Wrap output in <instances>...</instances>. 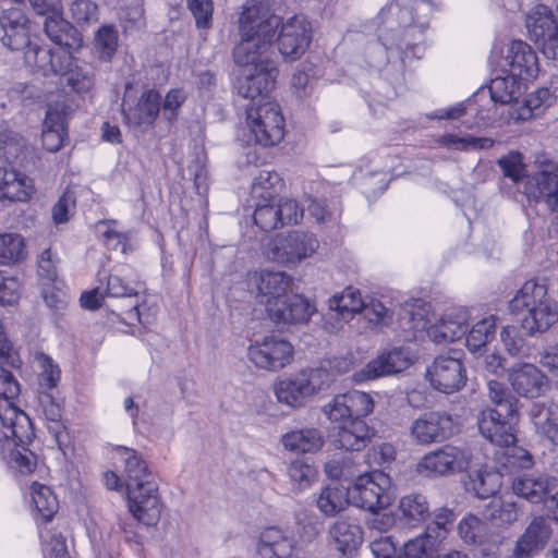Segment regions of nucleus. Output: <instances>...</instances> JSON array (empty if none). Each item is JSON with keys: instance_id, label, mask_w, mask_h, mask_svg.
I'll list each match as a JSON object with an SVG mask.
<instances>
[{"instance_id": "obj_31", "label": "nucleus", "mask_w": 558, "mask_h": 558, "mask_svg": "<svg viewBox=\"0 0 558 558\" xmlns=\"http://www.w3.org/2000/svg\"><path fill=\"white\" fill-rule=\"evenodd\" d=\"M531 420L537 434L558 446V402L534 403Z\"/></svg>"}, {"instance_id": "obj_48", "label": "nucleus", "mask_w": 558, "mask_h": 558, "mask_svg": "<svg viewBox=\"0 0 558 558\" xmlns=\"http://www.w3.org/2000/svg\"><path fill=\"white\" fill-rule=\"evenodd\" d=\"M500 488V475L490 472H477L470 476L466 489L480 499L493 497Z\"/></svg>"}, {"instance_id": "obj_45", "label": "nucleus", "mask_w": 558, "mask_h": 558, "mask_svg": "<svg viewBox=\"0 0 558 558\" xmlns=\"http://www.w3.org/2000/svg\"><path fill=\"white\" fill-rule=\"evenodd\" d=\"M93 45L99 60L111 61L119 47L117 28L110 24L100 26L95 33Z\"/></svg>"}, {"instance_id": "obj_38", "label": "nucleus", "mask_w": 558, "mask_h": 558, "mask_svg": "<svg viewBox=\"0 0 558 558\" xmlns=\"http://www.w3.org/2000/svg\"><path fill=\"white\" fill-rule=\"evenodd\" d=\"M292 490L302 493L310 488L318 477V471L314 462L306 458L292 459L287 468Z\"/></svg>"}, {"instance_id": "obj_53", "label": "nucleus", "mask_w": 558, "mask_h": 558, "mask_svg": "<svg viewBox=\"0 0 558 558\" xmlns=\"http://www.w3.org/2000/svg\"><path fill=\"white\" fill-rule=\"evenodd\" d=\"M32 499L41 517L49 521L58 510V500L51 489L40 483H33Z\"/></svg>"}, {"instance_id": "obj_52", "label": "nucleus", "mask_w": 558, "mask_h": 558, "mask_svg": "<svg viewBox=\"0 0 558 558\" xmlns=\"http://www.w3.org/2000/svg\"><path fill=\"white\" fill-rule=\"evenodd\" d=\"M454 520L456 514L451 509L447 507L436 509L433 522L425 529L426 535L441 545L447 538Z\"/></svg>"}, {"instance_id": "obj_39", "label": "nucleus", "mask_w": 558, "mask_h": 558, "mask_svg": "<svg viewBox=\"0 0 558 558\" xmlns=\"http://www.w3.org/2000/svg\"><path fill=\"white\" fill-rule=\"evenodd\" d=\"M329 311L342 320L348 322L352 315L360 313L364 307L361 293L352 287L345 288L341 293L335 294L328 301Z\"/></svg>"}, {"instance_id": "obj_59", "label": "nucleus", "mask_w": 558, "mask_h": 558, "mask_svg": "<svg viewBox=\"0 0 558 558\" xmlns=\"http://www.w3.org/2000/svg\"><path fill=\"white\" fill-rule=\"evenodd\" d=\"M504 175L513 182H519L525 177V166L522 155L519 151H510L508 155L498 159Z\"/></svg>"}, {"instance_id": "obj_58", "label": "nucleus", "mask_w": 558, "mask_h": 558, "mask_svg": "<svg viewBox=\"0 0 558 558\" xmlns=\"http://www.w3.org/2000/svg\"><path fill=\"white\" fill-rule=\"evenodd\" d=\"M107 229L104 231V243L110 251L120 252L126 254L130 250V235L128 232H121L117 229V222L113 220L104 222Z\"/></svg>"}, {"instance_id": "obj_14", "label": "nucleus", "mask_w": 558, "mask_h": 558, "mask_svg": "<svg viewBox=\"0 0 558 558\" xmlns=\"http://www.w3.org/2000/svg\"><path fill=\"white\" fill-rule=\"evenodd\" d=\"M278 49L284 61L292 62L300 59L312 40V26L304 15L289 17L281 25L277 37Z\"/></svg>"}, {"instance_id": "obj_2", "label": "nucleus", "mask_w": 558, "mask_h": 558, "mask_svg": "<svg viewBox=\"0 0 558 558\" xmlns=\"http://www.w3.org/2000/svg\"><path fill=\"white\" fill-rule=\"evenodd\" d=\"M114 458L123 465L130 512L138 522L156 525L161 517L162 502L146 461L135 449L124 446L114 447Z\"/></svg>"}, {"instance_id": "obj_23", "label": "nucleus", "mask_w": 558, "mask_h": 558, "mask_svg": "<svg viewBox=\"0 0 558 558\" xmlns=\"http://www.w3.org/2000/svg\"><path fill=\"white\" fill-rule=\"evenodd\" d=\"M410 364V359L403 348L384 350L376 359L369 361L354 374L355 380H372L381 376L402 372Z\"/></svg>"}, {"instance_id": "obj_61", "label": "nucleus", "mask_w": 558, "mask_h": 558, "mask_svg": "<svg viewBox=\"0 0 558 558\" xmlns=\"http://www.w3.org/2000/svg\"><path fill=\"white\" fill-rule=\"evenodd\" d=\"M72 19L77 24H87L98 19V7L90 0H75L71 4Z\"/></svg>"}, {"instance_id": "obj_18", "label": "nucleus", "mask_w": 558, "mask_h": 558, "mask_svg": "<svg viewBox=\"0 0 558 558\" xmlns=\"http://www.w3.org/2000/svg\"><path fill=\"white\" fill-rule=\"evenodd\" d=\"M453 429L454 422L450 414L432 411L412 422L411 436L421 445H430L449 438L453 434Z\"/></svg>"}, {"instance_id": "obj_41", "label": "nucleus", "mask_w": 558, "mask_h": 558, "mask_svg": "<svg viewBox=\"0 0 558 558\" xmlns=\"http://www.w3.org/2000/svg\"><path fill=\"white\" fill-rule=\"evenodd\" d=\"M550 99L551 94L548 88H538L529 94L525 99L519 101L518 107L515 106L509 111V119L514 122L526 121L534 116L536 110L547 105Z\"/></svg>"}, {"instance_id": "obj_44", "label": "nucleus", "mask_w": 558, "mask_h": 558, "mask_svg": "<svg viewBox=\"0 0 558 558\" xmlns=\"http://www.w3.org/2000/svg\"><path fill=\"white\" fill-rule=\"evenodd\" d=\"M24 238L14 232L0 234V265H11L26 258Z\"/></svg>"}, {"instance_id": "obj_54", "label": "nucleus", "mask_w": 558, "mask_h": 558, "mask_svg": "<svg viewBox=\"0 0 558 558\" xmlns=\"http://www.w3.org/2000/svg\"><path fill=\"white\" fill-rule=\"evenodd\" d=\"M441 545L429 538L424 531L418 536L409 539L403 545L404 558H430Z\"/></svg>"}, {"instance_id": "obj_63", "label": "nucleus", "mask_w": 558, "mask_h": 558, "mask_svg": "<svg viewBox=\"0 0 558 558\" xmlns=\"http://www.w3.org/2000/svg\"><path fill=\"white\" fill-rule=\"evenodd\" d=\"M187 8L195 19L198 28H208L211 25L213 2L211 0H186Z\"/></svg>"}, {"instance_id": "obj_30", "label": "nucleus", "mask_w": 558, "mask_h": 558, "mask_svg": "<svg viewBox=\"0 0 558 558\" xmlns=\"http://www.w3.org/2000/svg\"><path fill=\"white\" fill-rule=\"evenodd\" d=\"M336 549L342 555H352L363 543L362 527L349 519H338L328 530Z\"/></svg>"}, {"instance_id": "obj_10", "label": "nucleus", "mask_w": 558, "mask_h": 558, "mask_svg": "<svg viewBox=\"0 0 558 558\" xmlns=\"http://www.w3.org/2000/svg\"><path fill=\"white\" fill-rule=\"evenodd\" d=\"M246 122L255 143L262 146H275L284 136V118L275 102L247 106Z\"/></svg>"}, {"instance_id": "obj_24", "label": "nucleus", "mask_w": 558, "mask_h": 558, "mask_svg": "<svg viewBox=\"0 0 558 558\" xmlns=\"http://www.w3.org/2000/svg\"><path fill=\"white\" fill-rule=\"evenodd\" d=\"M22 442L8 428L0 430V456L13 470L29 474L36 468V457L26 446L33 440Z\"/></svg>"}, {"instance_id": "obj_35", "label": "nucleus", "mask_w": 558, "mask_h": 558, "mask_svg": "<svg viewBox=\"0 0 558 558\" xmlns=\"http://www.w3.org/2000/svg\"><path fill=\"white\" fill-rule=\"evenodd\" d=\"M397 512L399 519L411 527L418 526L430 515L427 498L420 493H410L402 496Z\"/></svg>"}, {"instance_id": "obj_43", "label": "nucleus", "mask_w": 558, "mask_h": 558, "mask_svg": "<svg viewBox=\"0 0 558 558\" xmlns=\"http://www.w3.org/2000/svg\"><path fill=\"white\" fill-rule=\"evenodd\" d=\"M497 325L496 317L490 315L478 320L465 333V345L471 352L480 351L494 339Z\"/></svg>"}, {"instance_id": "obj_26", "label": "nucleus", "mask_w": 558, "mask_h": 558, "mask_svg": "<svg viewBox=\"0 0 558 558\" xmlns=\"http://www.w3.org/2000/svg\"><path fill=\"white\" fill-rule=\"evenodd\" d=\"M280 444L295 454L316 453L324 447L325 436L316 427L294 428L281 435Z\"/></svg>"}, {"instance_id": "obj_3", "label": "nucleus", "mask_w": 558, "mask_h": 558, "mask_svg": "<svg viewBox=\"0 0 558 558\" xmlns=\"http://www.w3.org/2000/svg\"><path fill=\"white\" fill-rule=\"evenodd\" d=\"M251 286L256 290V300L276 324H303L315 312L302 295L289 293L292 278L284 271L263 269L253 275Z\"/></svg>"}, {"instance_id": "obj_20", "label": "nucleus", "mask_w": 558, "mask_h": 558, "mask_svg": "<svg viewBox=\"0 0 558 558\" xmlns=\"http://www.w3.org/2000/svg\"><path fill=\"white\" fill-rule=\"evenodd\" d=\"M506 413L494 408H484L476 415V424L480 434L490 444L499 447L514 445V428Z\"/></svg>"}, {"instance_id": "obj_36", "label": "nucleus", "mask_w": 558, "mask_h": 558, "mask_svg": "<svg viewBox=\"0 0 558 558\" xmlns=\"http://www.w3.org/2000/svg\"><path fill=\"white\" fill-rule=\"evenodd\" d=\"M520 507L512 499L494 498L482 510L483 518L497 526L508 527L519 520Z\"/></svg>"}, {"instance_id": "obj_32", "label": "nucleus", "mask_w": 558, "mask_h": 558, "mask_svg": "<svg viewBox=\"0 0 558 558\" xmlns=\"http://www.w3.org/2000/svg\"><path fill=\"white\" fill-rule=\"evenodd\" d=\"M160 111V95L157 90L144 92L136 106L124 111L129 124L147 129L151 126Z\"/></svg>"}, {"instance_id": "obj_37", "label": "nucleus", "mask_w": 558, "mask_h": 558, "mask_svg": "<svg viewBox=\"0 0 558 558\" xmlns=\"http://www.w3.org/2000/svg\"><path fill=\"white\" fill-rule=\"evenodd\" d=\"M522 82L510 74L496 76L488 86L490 99L495 104L508 105L509 110L518 107Z\"/></svg>"}, {"instance_id": "obj_50", "label": "nucleus", "mask_w": 558, "mask_h": 558, "mask_svg": "<svg viewBox=\"0 0 558 558\" xmlns=\"http://www.w3.org/2000/svg\"><path fill=\"white\" fill-rule=\"evenodd\" d=\"M64 81L78 94L89 93L94 87V72L87 64H83L76 59L73 66L65 72Z\"/></svg>"}, {"instance_id": "obj_42", "label": "nucleus", "mask_w": 558, "mask_h": 558, "mask_svg": "<svg viewBox=\"0 0 558 558\" xmlns=\"http://www.w3.org/2000/svg\"><path fill=\"white\" fill-rule=\"evenodd\" d=\"M44 29L48 38L60 47L70 48L75 40L76 29L62 17V13L46 17Z\"/></svg>"}, {"instance_id": "obj_51", "label": "nucleus", "mask_w": 558, "mask_h": 558, "mask_svg": "<svg viewBox=\"0 0 558 558\" xmlns=\"http://www.w3.org/2000/svg\"><path fill=\"white\" fill-rule=\"evenodd\" d=\"M437 143L447 148L457 150H480L493 147L494 140L489 137L463 136L459 137L453 134H444L437 138Z\"/></svg>"}, {"instance_id": "obj_6", "label": "nucleus", "mask_w": 558, "mask_h": 558, "mask_svg": "<svg viewBox=\"0 0 558 558\" xmlns=\"http://www.w3.org/2000/svg\"><path fill=\"white\" fill-rule=\"evenodd\" d=\"M329 383L330 374L327 369L306 368L279 379L274 385V392L279 403L300 408L314 395L324 390Z\"/></svg>"}, {"instance_id": "obj_9", "label": "nucleus", "mask_w": 558, "mask_h": 558, "mask_svg": "<svg viewBox=\"0 0 558 558\" xmlns=\"http://www.w3.org/2000/svg\"><path fill=\"white\" fill-rule=\"evenodd\" d=\"M351 504L376 513L393 501L390 477L381 471L360 474L349 487Z\"/></svg>"}, {"instance_id": "obj_5", "label": "nucleus", "mask_w": 558, "mask_h": 558, "mask_svg": "<svg viewBox=\"0 0 558 558\" xmlns=\"http://www.w3.org/2000/svg\"><path fill=\"white\" fill-rule=\"evenodd\" d=\"M512 314H523L521 327L530 336L548 330L558 322V303L550 298L543 279H530L509 301Z\"/></svg>"}, {"instance_id": "obj_62", "label": "nucleus", "mask_w": 558, "mask_h": 558, "mask_svg": "<svg viewBox=\"0 0 558 558\" xmlns=\"http://www.w3.org/2000/svg\"><path fill=\"white\" fill-rule=\"evenodd\" d=\"M277 203L280 227L284 225H296L303 217L304 210L300 208L294 199L280 198Z\"/></svg>"}, {"instance_id": "obj_33", "label": "nucleus", "mask_w": 558, "mask_h": 558, "mask_svg": "<svg viewBox=\"0 0 558 558\" xmlns=\"http://www.w3.org/2000/svg\"><path fill=\"white\" fill-rule=\"evenodd\" d=\"M373 436L374 430L363 420H351L339 427L336 444L347 451H360Z\"/></svg>"}, {"instance_id": "obj_29", "label": "nucleus", "mask_w": 558, "mask_h": 558, "mask_svg": "<svg viewBox=\"0 0 558 558\" xmlns=\"http://www.w3.org/2000/svg\"><path fill=\"white\" fill-rule=\"evenodd\" d=\"M34 191L33 181L13 168H0V201L26 202Z\"/></svg>"}, {"instance_id": "obj_16", "label": "nucleus", "mask_w": 558, "mask_h": 558, "mask_svg": "<svg viewBox=\"0 0 558 558\" xmlns=\"http://www.w3.org/2000/svg\"><path fill=\"white\" fill-rule=\"evenodd\" d=\"M426 378L435 390L453 393L464 387L466 369L460 359L439 355L427 367Z\"/></svg>"}, {"instance_id": "obj_15", "label": "nucleus", "mask_w": 558, "mask_h": 558, "mask_svg": "<svg viewBox=\"0 0 558 558\" xmlns=\"http://www.w3.org/2000/svg\"><path fill=\"white\" fill-rule=\"evenodd\" d=\"M499 66L505 74H510L521 82L535 78L539 72L535 50L523 40H512L507 46Z\"/></svg>"}, {"instance_id": "obj_47", "label": "nucleus", "mask_w": 558, "mask_h": 558, "mask_svg": "<svg viewBox=\"0 0 558 558\" xmlns=\"http://www.w3.org/2000/svg\"><path fill=\"white\" fill-rule=\"evenodd\" d=\"M325 473L331 480L352 481L360 475V470L351 454L336 456L325 463Z\"/></svg>"}, {"instance_id": "obj_49", "label": "nucleus", "mask_w": 558, "mask_h": 558, "mask_svg": "<svg viewBox=\"0 0 558 558\" xmlns=\"http://www.w3.org/2000/svg\"><path fill=\"white\" fill-rule=\"evenodd\" d=\"M260 197L263 202L256 204L253 219L256 226L268 232L280 227L277 203L274 197H265L264 193H260Z\"/></svg>"}, {"instance_id": "obj_11", "label": "nucleus", "mask_w": 558, "mask_h": 558, "mask_svg": "<svg viewBox=\"0 0 558 558\" xmlns=\"http://www.w3.org/2000/svg\"><path fill=\"white\" fill-rule=\"evenodd\" d=\"M472 461V453L465 447L445 445L426 453L417 464V471L428 476H444L464 472Z\"/></svg>"}, {"instance_id": "obj_7", "label": "nucleus", "mask_w": 558, "mask_h": 558, "mask_svg": "<svg viewBox=\"0 0 558 558\" xmlns=\"http://www.w3.org/2000/svg\"><path fill=\"white\" fill-rule=\"evenodd\" d=\"M20 393V385L13 374L0 365V424L22 442L34 435L33 424L25 412L19 409L14 399Z\"/></svg>"}, {"instance_id": "obj_57", "label": "nucleus", "mask_w": 558, "mask_h": 558, "mask_svg": "<svg viewBox=\"0 0 558 558\" xmlns=\"http://www.w3.org/2000/svg\"><path fill=\"white\" fill-rule=\"evenodd\" d=\"M102 292L109 298H137V288L126 282L120 275L110 274L102 279Z\"/></svg>"}, {"instance_id": "obj_21", "label": "nucleus", "mask_w": 558, "mask_h": 558, "mask_svg": "<svg viewBox=\"0 0 558 558\" xmlns=\"http://www.w3.org/2000/svg\"><path fill=\"white\" fill-rule=\"evenodd\" d=\"M507 378L513 391L523 398L534 399L548 388L546 375L531 363H515L507 369Z\"/></svg>"}, {"instance_id": "obj_40", "label": "nucleus", "mask_w": 558, "mask_h": 558, "mask_svg": "<svg viewBox=\"0 0 558 558\" xmlns=\"http://www.w3.org/2000/svg\"><path fill=\"white\" fill-rule=\"evenodd\" d=\"M0 153L7 161L25 166L31 150L23 136L14 131L2 129L0 130Z\"/></svg>"}, {"instance_id": "obj_12", "label": "nucleus", "mask_w": 558, "mask_h": 558, "mask_svg": "<svg viewBox=\"0 0 558 558\" xmlns=\"http://www.w3.org/2000/svg\"><path fill=\"white\" fill-rule=\"evenodd\" d=\"M525 26L543 54L558 60V23L553 11L544 4L535 5L526 14Z\"/></svg>"}, {"instance_id": "obj_19", "label": "nucleus", "mask_w": 558, "mask_h": 558, "mask_svg": "<svg viewBox=\"0 0 558 558\" xmlns=\"http://www.w3.org/2000/svg\"><path fill=\"white\" fill-rule=\"evenodd\" d=\"M413 328L416 330L426 329L428 337L438 344L453 342L465 336L468 330V314L466 311L452 310L446 313L437 323L427 326V320L420 317L415 320Z\"/></svg>"}, {"instance_id": "obj_17", "label": "nucleus", "mask_w": 558, "mask_h": 558, "mask_svg": "<svg viewBox=\"0 0 558 558\" xmlns=\"http://www.w3.org/2000/svg\"><path fill=\"white\" fill-rule=\"evenodd\" d=\"M262 558H307L303 544H298L289 531L268 526L259 534L256 545Z\"/></svg>"}, {"instance_id": "obj_60", "label": "nucleus", "mask_w": 558, "mask_h": 558, "mask_svg": "<svg viewBox=\"0 0 558 558\" xmlns=\"http://www.w3.org/2000/svg\"><path fill=\"white\" fill-rule=\"evenodd\" d=\"M17 28H9L3 31L4 35L1 40L4 46H7L11 50H22L24 48L31 47L29 40V22L22 23L21 26H16Z\"/></svg>"}, {"instance_id": "obj_28", "label": "nucleus", "mask_w": 558, "mask_h": 558, "mask_svg": "<svg viewBox=\"0 0 558 558\" xmlns=\"http://www.w3.org/2000/svg\"><path fill=\"white\" fill-rule=\"evenodd\" d=\"M556 478L543 474H521L512 480L511 488L514 495L531 504L541 500L555 488Z\"/></svg>"}, {"instance_id": "obj_55", "label": "nucleus", "mask_w": 558, "mask_h": 558, "mask_svg": "<svg viewBox=\"0 0 558 558\" xmlns=\"http://www.w3.org/2000/svg\"><path fill=\"white\" fill-rule=\"evenodd\" d=\"M501 342L505 350L511 356H526L530 352V347L521 330L515 326H506L500 332Z\"/></svg>"}, {"instance_id": "obj_46", "label": "nucleus", "mask_w": 558, "mask_h": 558, "mask_svg": "<svg viewBox=\"0 0 558 558\" xmlns=\"http://www.w3.org/2000/svg\"><path fill=\"white\" fill-rule=\"evenodd\" d=\"M487 397L490 402L500 408L507 416H514L518 412V398L512 395L504 383L497 380L487 381Z\"/></svg>"}, {"instance_id": "obj_27", "label": "nucleus", "mask_w": 558, "mask_h": 558, "mask_svg": "<svg viewBox=\"0 0 558 558\" xmlns=\"http://www.w3.org/2000/svg\"><path fill=\"white\" fill-rule=\"evenodd\" d=\"M525 194L536 202L543 201L553 211H558V172L543 170L525 184Z\"/></svg>"}, {"instance_id": "obj_56", "label": "nucleus", "mask_w": 558, "mask_h": 558, "mask_svg": "<svg viewBox=\"0 0 558 558\" xmlns=\"http://www.w3.org/2000/svg\"><path fill=\"white\" fill-rule=\"evenodd\" d=\"M343 396L345 399L344 401L348 403L352 420H361V417L373 412L374 401L371 395L360 390H351L343 393Z\"/></svg>"}, {"instance_id": "obj_22", "label": "nucleus", "mask_w": 558, "mask_h": 558, "mask_svg": "<svg viewBox=\"0 0 558 558\" xmlns=\"http://www.w3.org/2000/svg\"><path fill=\"white\" fill-rule=\"evenodd\" d=\"M551 524L548 518L538 515L532 519L522 535L517 539L511 558H533L542 551L551 537Z\"/></svg>"}, {"instance_id": "obj_1", "label": "nucleus", "mask_w": 558, "mask_h": 558, "mask_svg": "<svg viewBox=\"0 0 558 558\" xmlns=\"http://www.w3.org/2000/svg\"><path fill=\"white\" fill-rule=\"evenodd\" d=\"M281 19L267 15L264 4L246 1L239 17L241 41L234 47L233 60L243 68L238 80V94L250 99L247 106L266 102L278 76L276 61L269 56Z\"/></svg>"}, {"instance_id": "obj_25", "label": "nucleus", "mask_w": 558, "mask_h": 558, "mask_svg": "<svg viewBox=\"0 0 558 558\" xmlns=\"http://www.w3.org/2000/svg\"><path fill=\"white\" fill-rule=\"evenodd\" d=\"M461 541L473 547L482 548L483 553L497 545V534L489 523L475 514L469 513L460 520L457 526Z\"/></svg>"}, {"instance_id": "obj_34", "label": "nucleus", "mask_w": 558, "mask_h": 558, "mask_svg": "<svg viewBox=\"0 0 558 558\" xmlns=\"http://www.w3.org/2000/svg\"><path fill=\"white\" fill-rule=\"evenodd\" d=\"M350 502L349 487L339 483H331L324 486L316 498L317 509L328 518L336 517L343 511Z\"/></svg>"}, {"instance_id": "obj_13", "label": "nucleus", "mask_w": 558, "mask_h": 558, "mask_svg": "<svg viewBox=\"0 0 558 558\" xmlns=\"http://www.w3.org/2000/svg\"><path fill=\"white\" fill-rule=\"evenodd\" d=\"M292 344L277 336H267L250 344L248 360L257 367L268 372H278L293 360Z\"/></svg>"}, {"instance_id": "obj_64", "label": "nucleus", "mask_w": 558, "mask_h": 558, "mask_svg": "<svg viewBox=\"0 0 558 558\" xmlns=\"http://www.w3.org/2000/svg\"><path fill=\"white\" fill-rule=\"evenodd\" d=\"M21 283L15 277L0 271V304L12 305L20 299Z\"/></svg>"}, {"instance_id": "obj_4", "label": "nucleus", "mask_w": 558, "mask_h": 558, "mask_svg": "<svg viewBox=\"0 0 558 558\" xmlns=\"http://www.w3.org/2000/svg\"><path fill=\"white\" fill-rule=\"evenodd\" d=\"M440 9L435 0H413L409 5L390 3L384 7L378 19L383 27L379 40L387 50H402L421 41L434 12Z\"/></svg>"}, {"instance_id": "obj_8", "label": "nucleus", "mask_w": 558, "mask_h": 558, "mask_svg": "<svg viewBox=\"0 0 558 558\" xmlns=\"http://www.w3.org/2000/svg\"><path fill=\"white\" fill-rule=\"evenodd\" d=\"M319 247L315 234L306 231H291L277 234L264 245L265 256L278 264L295 266L312 256Z\"/></svg>"}]
</instances>
